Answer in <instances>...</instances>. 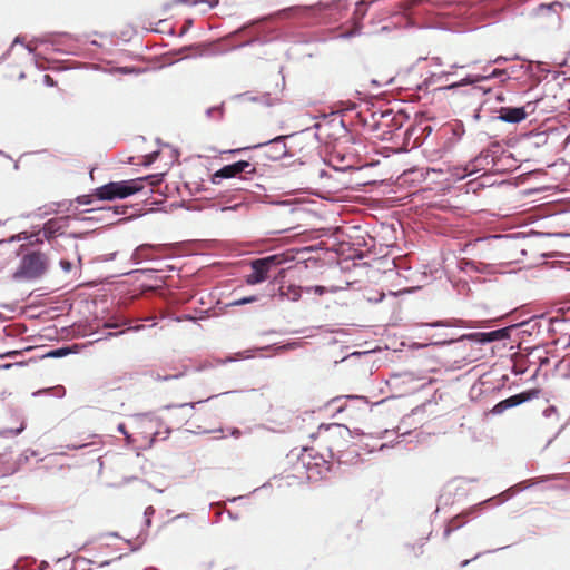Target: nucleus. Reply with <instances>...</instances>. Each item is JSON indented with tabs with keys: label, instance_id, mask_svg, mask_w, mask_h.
Wrapping results in <instances>:
<instances>
[{
	"label": "nucleus",
	"instance_id": "nucleus-12",
	"mask_svg": "<svg viewBox=\"0 0 570 570\" xmlns=\"http://www.w3.org/2000/svg\"><path fill=\"white\" fill-rule=\"evenodd\" d=\"M118 431L125 435L127 443L132 444L136 449H145L149 446L154 441V438L142 435V432H134L128 434L125 424H119Z\"/></svg>",
	"mask_w": 570,
	"mask_h": 570
},
{
	"label": "nucleus",
	"instance_id": "nucleus-19",
	"mask_svg": "<svg viewBox=\"0 0 570 570\" xmlns=\"http://www.w3.org/2000/svg\"><path fill=\"white\" fill-rule=\"evenodd\" d=\"M306 292L314 293L316 295H323L327 292V289L324 286L316 285V286L306 287Z\"/></svg>",
	"mask_w": 570,
	"mask_h": 570
},
{
	"label": "nucleus",
	"instance_id": "nucleus-42",
	"mask_svg": "<svg viewBox=\"0 0 570 570\" xmlns=\"http://www.w3.org/2000/svg\"><path fill=\"white\" fill-rule=\"evenodd\" d=\"M189 381H190V383H191V384H194V383H196L198 380H197V377L193 376V377H190V380H189Z\"/></svg>",
	"mask_w": 570,
	"mask_h": 570
},
{
	"label": "nucleus",
	"instance_id": "nucleus-43",
	"mask_svg": "<svg viewBox=\"0 0 570 570\" xmlns=\"http://www.w3.org/2000/svg\"><path fill=\"white\" fill-rule=\"evenodd\" d=\"M18 78H19V79H22V78H24V72H23V71H20V72H19V76H18Z\"/></svg>",
	"mask_w": 570,
	"mask_h": 570
},
{
	"label": "nucleus",
	"instance_id": "nucleus-40",
	"mask_svg": "<svg viewBox=\"0 0 570 570\" xmlns=\"http://www.w3.org/2000/svg\"><path fill=\"white\" fill-rule=\"evenodd\" d=\"M145 523L149 527L151 524V518H145Z\"/></svg>",
	"mask_w": 570,
	"mask_h": 570
},
{
	"label": "nucleus",
	"instance_id": "nucleus-26",
	"mask_svg": "<svg viewBox=\"0 0 570 570\" xmlns=\"http://www.w3.org/2000/svg\"><path fill=\"white\" fill-rule=\"evenodd\" d=\"M154 513H155V509L151 505H149L145 509L144 517L151 518L154 515Z\"/></svg>",
	"mask_w": 570,
	"mask_h": 570
},
{
	"label": "nucleus",
	"instance_id": "nucleus-25",
	"mask_svg": "<svg viewBox=\"0 0 570 570\" xmlns=\"http://www.w3.org/2000/svg\"><path fill=\"white\" fill-rule=\"evenodd\" d=\"M78 203L81 204V205L90 204V196L85 195V196L78 197Z\"/></svg>",
	"mask_w": 570,
	"mask_h": 570
},
{
	"label": "nucleus",
	"instance_id": "nucleus-15",
	"mask_svg": "<svg viewBox=\"0 0 570 570\" xmlns=\"http://www.w3.org/2000/svg\"><path fill=\"white\" fill-rule=\"evenodd\" d=\"M137 179H141V190L145 187V183H147L153 188L158 186L163 180V175H148L145 177H138Z\"/></svg>",
	"mask_w": 570,
	"mask_h": 570
},
{
	"label": "nucleus",
	"instance_id": "nucleus-9",
	"mask_svg": "<svg viewBox=\"0 0 570 570\" xmlns=\"http://www.w3.org/2000/svg\"><path fill=\"white\" fill-rule=\"evenodd\" d=\"M291 460H296L298 463H311L315 461L318 463V460L322 463H330V460L324 456V454L320 453L314 446H303L299 450L293 449L287 455Z\"/></svg>",
	"mask_w": 570,
	"mask_h": 570
},
{
	"label": "nucleus",
	"instance_id": "nucleus-30",
	"mask_svg": "<svg viewBox=\"0 0 570 570\" xmlns=\"http://www.w3.org/2000/svg\"><path fill=\"white\" fill-rule=\"evenodd\" d=\"M449 132H451V134H453V135H454V130H453L452 128H446V127H445V128H443V129L441 130V134H442V135H444V136H446Z\"/></svg>",
	"mask_w": 570,
	"mask_h": 570
},
{
	"label": "nucleus",
	"instance_id": "nucleus-5",
	"mask_svg": "<svg viewBox=\"0 0 570 570\" xmlns=\"http://www.w3.org/2000/svg\"><path fill=\"white\" fill-rule=\"evenodd\" d=\"M47 257L40 252H32L23 256L16 277L33 279L40 277L47 269Z\"/></svg>",
	"mask_w": 570,
	"mask_h": 570
},
{
	"label": "nucleus",
	"instance_id": "nucleus-38",
	"mask_svg": "<svg viewBox=\"0 0 570 570\" xmlns=\"http://www.w3.org/2000/svg\"><path fill=\"white\" fill-rule=\"evenodd\" d=\"M228 517L233 520H237V515H235L233 512L228 511Z\"/></svg>",
	"mask_w": 570,
	"mask_h": 570
},
{
	"label": "nucleus",
	"instance_id": "nucleus-21",
	"mask_svg": "<svg viewBox=\"0 0 570 570\" xmlns=\"http://www.w3.org/2000/svg\"><path fill=\"white\" fill-rule=\"evenodd\" d=\"M288 291H289V292H292V299H293V301H297V299H299V297H301V292H302V288H301V287L289 286V287H288Z\"/></svg>",
	"mask_w": 570,
	"mask_h": 570
},
{
	"label": "nucleus",
	"instance_id": "nucleus-37",
	"mask_svg": "<svg viewBox=\"0 0 570 570\" xmlns=\"http://www.w3.org/2000/svg\"><path fill=\"white\" fill-rule=\"evenodd\" d=\"M243 498H244L243 495H238V497H234V498L229 499V501L230 502H236L237 500H240Z\"/></svg>",
	"mask_w": 570,
	"mask_h": 570
},
{
	"label": "nucleus",
	"instance_id": "nucleus-39",
	"mask_svg": "<svg viewBox=\"0 0 570 570\" xmlns=\"http://www.w3.org/2000/svg\"><path fill=\"white\" fill-rule=\"evenodd\" d=\"M48 567V562L47 561H42L41 562V566H40V570H45V568Z\"/></svg>",
	"mask_w": 570,
	"mask_h": 570
},
{
	"label": "nucleus",
	"instance_id": "nucleus-23",
	"mask_svg": "<svg viewBox=\"0 0 570 570\" xmlns=\"http://www.w3.org/2000/svg\"><path fill=\"white\" fill-rule=\"evenodd\" d=\"M208 116L217 115L219 118L223 116V109L220 107L210 108L207 110Z\"/></svg>",
	"mask_w": 570,
	"mask_h": 570
},
{
	"label": "nucleus",
	"instance_id": "nucleus-44",
	"mask_svg": "<svg viewBox=\"0 0 570 570\" xmlns=\"http://www.w3.org/2000/svg\"><path fill=\"white\" fill-rule=\"evenodd\" d=\"M102 469H104V464H100V465H99V470H98V473H99V474L102 472Z\"/></svg>",
	"mask_w": 570,
	"mask_h": 570
},
{
	"label": "nucleus",
	"instance_id": "nucleus-7",
	"mask_svg": "<svg viewBox=\"0 0 570 570\" xmlns=\"http://www.w3.org/2000/svg\"><path fill=\"white\" fill-rule=\"evenodd\" d=\"M348 434L350 430L345 425L332 423L320 424L317 426V433H311V438H321L324 444H328L336 438L346 439Z\"/></svg>",
	"mask_w": 570,
	"mask_h": 570
},
{
	"label": "nucleus",
	"instance_id": "nucleus-29",
	"mask_svg": "<svg viewBox=\"0 0 570 570\" xmlns=\"http://www.w3.org/2000/svg\"><path fill=\"white\" fill-rule=\"evenodd\" d=\"M43 78H45V82H46L47 85H50V86H52V85H53V80H52V78H51L49 75H45V77H43Z\"/></svg>",
	"mask_w": 570,
	"mask_h": 570
},
{
	"label": "nucleus",
	"instance_id": "nucleus-3",
	"mask_svg": "<svg viewBox=\"0 0 570 570\" xmlns=\"http://www.w3.org/2000/svg\"><path fill=\"white\" fill-rule=\"evenodd\" d=\"M285 262L284 254L269 255L252 261L250 273L245 276L246 284L256 285L269 279Z\"/></svg>",
	"mask_w": 570,
	"mask_h": 570
},
{
	"label": "nucleus",
	"instance_id": "nucleus-36",
	"mask_svg": "<svg viewBox=\"0 0 570 570\" xmlns=\"http://www.w3.org/2000/svg\"><path fill=\"white\" fill-rule=\"evenodd\" d=\"M140 547H141V543L138 546H131L130 551H132V552L138 551L140 549Z\"/></svg>",
	"mask_w": 570,
	"mask_h": 570
},
{
	"label": "nucleus",
	"instance_id": "nucleus-17",
	"mask_svg": "<svg viewBox=\"0 0 570 570\" xmlns=\"http://www.w3.org/2000/svg\"><path fill=\"white\" fill-rule=\"evenodd\" d=\"M561 8V4L558 2L549 3V4H541L538 7L537 11L538 14H546L547 12L554 11L556 8Z\"/></svg>",
	"mask_w": 570,
	"mask_h": 570
},
{
	"label": "nucleus",
	"instance_id": "nucleus-41",
	"mask_svg": "<svg viewBox=\"0 0 570 570\" xmlns=\"http://www.w3.org/2000/svg\"><path fill=\"white\" fill-rule=\"evenodd\" d=\"M557 237H570V234H556Z\"/></svg>",
	"mask_w": 570,
	"mask_h": 570
},
{
	"label": "nucleus",
	"instance_id": "nucleus-28",
	"mask_svg": "<svg viewBox=\"0 0 570 570\" xmlns=\"http://www.w3.org/2000/svg\"><path fill=\"white\" fill-rule=\"evenodd\" d=\"M424 540L420 543L419 551H415V557H419L423 553Z\"/></svg>",
	"mask_w": 570,
	"mask_h": 570
},
{
	"label": "nucleus",
	"instance_id": "nucleus-18",
	"mask_svg": "<svg viewBox=\"0 0 570 570\" xmlns=\"http://www.w3.org/2000/svg\"><path fill=\"white\" fill-rule=\"evenodd\" d=\"M257 301V297L256 296H247V297H243V298H239V299H236L232 303V305H235V306H240V305H245V304H249V303H254Z\"/></svg>",
	"mask_w": 570,
	"mask_h": 570
},
{
	"label": "nucleus",
	"instance_id": "nucleus-46",
	"mask_svg": "<svg viewBox=\"0 0 570 570\" xmlns=\"http://www.w3.org/2000/svg\"><path fill=\"white\" fill-rule=\"evenodd\" d=\"M109 535H111V537H118V533H117V532H111V533H109Z\"/></svg>",
	"mask_w": 570,
	"mask_h": 570
},
{
	"label": "nucleus",
	"instance_id": "nucleus-4",
	"mask_svg": "<svg viewBox=\"0 0 570 570\" xmlns=\"http://www.w3.org/2000/svg\"><path fill=\"white\" fill-rule=\"evenodd\" d=\"M141 191V179L111 181L95 190V196L100 200H114L126 198Z\"/></svg>",
	"mask_w": 570,
	"mask_h": 570
},
{
	"label": "nucleus",
	"instance_id": "nucleus-32",
	"mask_svg": "<svg viewBox=\"0 0 570 570\" xmlns=\"http://www.w3.org/2000/svg\"><path fill=\"white\" fill-rule=\"evenodd\" d=\"M405 548L411 550V551H415V544H412V543H406L405 544Z\"/></svg>",
	"mask_w": 570,
	"mask_h": 570
},
{
	"label": "nucleus",
	"instance_id": "nucleus-33",
	"mask_svg": "<svg viewBox=\"0 0 570 570\" xmlns=\"http://www.w3.org/2000/svg\"><path fill=\"white\" fill-rule=\"evenodd\" d=\"M508 547H509V546H505V547H502V548H498V549H493V550H488V551H485V553H493V552H495V551H499V550L505 549V548H508Z\"/></svg>",
	"mask_w": 570,
	"mask_h": 570
},
{
	"label": "nucleus",
	"instance_id": "nucleus-11",
	"mask_svg": "<svg viewBox=\"0 0 570 570\" xmlns=\"http://www.w3.org/2000/svg\"><path fill=\"white\" fill-rule=\"evenodd\" d=\"M498 118L505 122L518 124L527 118L523 107H501Z\"/></svg>",
	"mask_w": 570,
	"mask_h": 570
},
{
	"label": "nucleus",
	"instance_id": "nucleus-16",
	"mask_svg": "<svg viewBox=\"0 0 570 570\" xmlns=\"http://www.w3.org/2000/svg\"><path fill=\"white\" fill-rule=\"evenodd\" d=\"M480 335L482 336L483 342H492V341L502 338L504 336V330H497V331H492L489 333H481Z\"/></svg>",
	"mask_w": 570,
	"mask_h": 570
},
{
	"label": "nucleus",
	"instance_id": "nucleus-6",
	"mask_svg": "<svg viewBox=\"0 0 570 570\" xmlns=\"http://www.w3.org/2000/svg\"><path fill=\"white\" fill-rule=\"evenodd\" d=\"M257 173V168L254 164L239 160L229 165H225L218 169L212 177L214 184H219L220 179L239 177L242 180L249 179V176H254Z\"/></svg>",
	"mask_w": 570,
	"mask_h": 570
},
{
	"label": "nucleus",
	"instance_id": "nucleus-20",
	"mask_svg": "<svg viewBox=\"0 0 570 570\" xmlns=\"http://www.w3.org/2000/svg\"><path fill=\"white\" fill-rule=\"evenodd\" d=\"M68 354V351L66 348H57L55 351H51L48 353V356L51 357H61Z\"/></svg>",
	"mask_w": 570,
	"mask_h": 570
},
{
	"label": "nucleus",
	"instance_id": "nucleus-8",
	"mask_svg": "<svg viewBox=\"0 0 570 570\" xmlns=\"http://www.w3.org/2000/svg\"><path fill=\"white\" fill-rule=\"evenodd\" d=\"M538 395H539L538 390H529V391H524L519 394L512 395V396L499 402L497 405H494V407L492 409V413L501 414L510 407L520 405L527 401L538 397Z\"/></svg>",
	"mask_w": 570,
	"mask_h": 570
},
{
	"label": "nucleus",
	"instance_id": "nucleus-31",
	"mask_svg": "<svg viewBox=\"0 0 570 570\" xmlns=\"http://www.w3.org/2000/svg\"><path fill=\"white\" fill-rule=\"evenodd\" d=\"M210 7H214L218 3V0H205Z\"/></svg>",
	"mask_w": 570,
	"mask_h": 570
},
{
	"label": "nucleus",
	"instance_id": "nucleus-10",
	"mask_svg": "<svg viewBox=\"0 0 570 570\" xmlns=\"http://www.w3.org/2000/svg\"><path fill=\"white\" fill-rule=\"evenodd\" d=\"M68 227V217H57L49 219L42 228L43 236L47 239L56 237L57 235L63 234Z\"/></svg>",
	"mask_w": 570,
	"mask_h": 570
},
{
	"label": "nucleus",
	"instance_id": "nucleus-22",
	"mask_svg": "<svg viewBox=\"0 0 570 570\" xmlns=\"http://www.w3.org/2000/svg\"><path fill=\"white\" fill-rule=\"evenodd\" d=\"M184 375H185V372H181V373H178V374H175V375H165V376L158 375V380L159 381H169L171 379L183 377Z\"/></svg>",
	"mask_w": 570,
	"mask_h": 570
},
{
	"label": "nucleus",
	"instance_id": "nucleus-13",
	"mask_svg": "<svg viewBox=\"0 0 570 570\" xmlns=\"http://www.w3.org/2000/svg\"><path fill=\"white\" fill-rule=\"evenodd\" d=\"M266 156L273 160L282 159L287 156V147L284 137H277L267 145Z\"/></svg>",
	"mask_w": 570,
	"mask_h": 570
},
{
	"label": "nucleus",
	"instance_id": "nucleus-49",
	"mask_svg": "<svg viewBox=\"0 0 570 570\" xmlns=\"http://www.w3.org/2000/svg\"><path fill=\"white\" fill-rule=\"evenodd\" d=\"M424 130H429V132L431 131V126H428Z\"/></svg>",
	"mask_w": 570,
	"mask_h": 570
},
{
	"label": "nucleus",
	"instance_id": "nucleus-47",
	"mask_svg": "<svg viewBox=\"0 0 570 570\" xmlns=\"http://www.w3.org/2000/svg\"><path fill=\"white\" fill-rule=\"evenodd\" d=\"M131 480V478H127V479H124V482L122 483H127Z\"/></svg>",
	"mask_w": 570,
	"mask_h": 570
},
{
	"label": "nucleus",
	"instance_id": "nucleus-24",
	"mask_svg": "<svg viewBox=\"0 0 570 570\" xmlns=\"http://www.w3.org/2000/svg\"><path fill=\"white\" fill-rule=\"evenodd\" d=\"M60 266L66 271V272H70L71 268H72V264L69 262V261H66V259H61L60 261Z\"/></svg>",
	"mask_w": 570,
	"mask_h": 570
},
{
	"label": "nucleus",
	"instance_id": "nucleus-27",
	"mask_svg": "<svg viewBox=\"0 0 570 570\" xmlns=\"http://www.w3.org/2000/svg\"><path fill=\"white\" fill-rule=\"evenodd\" d=\"M482 554H483V553H482V552H480V553L475 554L472 559L463 560V561L461 562V567H466V566H468L472 560L478 559V558H479L480 556H482Z\"/></svg>",
	"mask_w": 570,
	"mask_h": 570
},
{
	"label": "nucleus",
	"instance_id": "nucleus-1",
	"mask_svg": "<svg viewBox=\"0 0 570 570\" xmlns=\"http://www.w3.org/2000/svg\"><path fill=\"white\" fill-rule=\"evenodd\" d=\"M561 475H562L561 473H553V474H549V475L541 476V478L525 480V481L519 482V483L508 488L507 490H504L503 492H501L498 495H494L492 498L484 500L483 502L472 507L469 511L450 519L448 521V524L444 528L443 538L448 539L453 531H456L460 528H462L466 522L465 518L468 515L479 511L482 505H484L489 502H492V501H497V504H502V503L507 502L508 500H510L511 498H513L515 494H518L527 489H530L533 485H537L539 483H543L547 481H551V480H558L561 478Z\"/></svg>",
	"mask_w": 570,
	"mask_h": 570
},
{
	"label": "nucleus",
	"instance_id": "nucleus-35",
	"mask_svg": "<svg viewBox=\"0 0 570 570\" xmlns=\"http://www.w3.org/2000/svg\"><path fill=\"white\" fill-rule=\"evenodd\" d=\"M180 518L181 519L188 518V514H186V513L178 514L173 520L180 519Z\"/></svg>",
	"mask_w": 570,
	"mask_h": 570
},
{
	"label": "nucleus",
	"instance_id": "nucleus-2",
	"mask_svg": "<svg viewBox=\"0 0 570 570\" xmlns=\"http://www.w3.org/2000/svg\"><path fill=\"white\" fill-rule=\"evenodd\" d=\"M340 465H291L283 472L282 479L287 485L302 484L304 482L317 483L330 480L338 474Z\"/></svg>",
	"mask_w": 570,
	"mask_h": 570
},
{
	"label": "nucleus",
	"instance_id": "nucleus-34",
	"mask_svg": "<svg viewBox=\"0 0 570 570\" xmlns=\"http://www.w3.org/2000/svg\"><path fill=\"white\" fill-rule=\"evenodd\" d=\"M110 563H111V561H110V560H106V561H102V562L99 564V567H100V568H104V567L109 566Z\"/></svg>",
	"mask_w": 570,
	"mask_h": 570
},
{
	"label": "nucleus",
	"instance_id": "nucleus-14",
	"mask_svg": "<svg viewBox=\"0 0 570 570\" xmlns=\"http://www.w3.org/2000/svg\"><path fill=\"white\" fill-rule=\"evenodd\" d=\"M307 7L294 6L277 11L274 17L278 19H291L303 14L307 11Z\"/></svg>",
	"mask_w": 570,
	"mask_h": 570
},
{
	"label": "nucleus",
	"instance_id": "nucleus-48",
	"mask_svg": "<svg viewBox=\"0 0 570 570\" xmlns=\"http://www.w3.org/2000/svg\"><path fill=\"white\" fill-rule=\"evenodd\" d=\"M145 570H158V569L150 567V568H146Z\"/></svg>",
	"mask_w": 570,
	"mask_h": 570
},
{
	"label": "nucleus",
	"instance_id": "nucleus-45",
	"mask_svg": "<svg viewBox=\"0 0 570 570\" xmlns=\"http://www.w3.org/2000/svg\"><path fill=\"white\" fill-rule=\"evenodd\" d=\"M122 483H110L109 485H112V487H119L121 485Z\"/></svg>",
	"mask_w": 570,
	"mask_h": 570
}]
</instances>
